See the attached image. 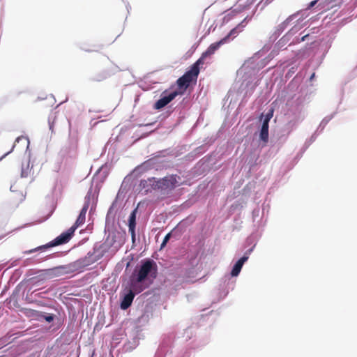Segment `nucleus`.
Masks as SVG:
<instances>
[{"instance_id": "obj_51", "label": "nucleus", "mask_w": 357, "mask_h": 357, "mask_svg": "<svg viewBox=\"0 0 357 357\" xmlns=\"http://www.w3.org/2000/svg\"><path fill=\"white\" fill-rule=\"evenodd\" d=\"M6 342H7V340L6 337L1 338L0 339V345H3V344H6Z\"/></svg>"}, {"instance_id": "obj_52", "label": "nucleus", "mask_w": 357, "mask_h": 357, "mask_svg": "<svg viewBox=\"0 0 357 357\" xmlns=\"http://www.w3.org/2000/svg\"><path fill=\"white\" fill-rule=\"evenodd\" d=\"M45 292H38L37 293L36 291H33V294L35 295V296H42L41 294H44Z\"/></svg>"}, {"instance_id": "obj_16", "label": "nucleus", "mask_w": 357, "mask_h": 357, "mask_svg": "<svg viewBox=\"0 0 357 357\" xmlns=\"http://www.w3.org/2000/svg\"><path fill=\"white\" fill-rule=\"evenodd\" d=\"M250 20L251 17H245L236 26L230 30V31L226 35L230 41L236 38L238 34L243 30L244 27H245L246 24Z\"/></svg>"}, {"instance_id": "obj_29", "label": "nucleus", "mask_w": 357, "mask_h": 357, "mask_svg": "<svg viewBox=\"0 0 357 357\" xmlns=\"http://www.w3.org/2000/svg\"><path fill=\"white\" fill-rule=\"evenodd\" d=\"M86 212L85 208L81 209L75 222L73 225L76 229L85 222Z\"/></svg>"}, {"instance_id": "obj_57", "label": "nucleus", "mask_w": 357, "mask_h": 357, "mask_svg": "<svg viewBox=\"0 0 357 357\" xmlns=\"http://www.w3.org/2000/svg\"><path fill=\"white\" fill-rule=\"evenodd\" d=\"M289 125H291V124L295 125V123H293V121H290L289 122Z\"/></svg>"}, {"instance_id": "obj_40", "label": "nucleus", "mask_w": 357, "mask_h": 357, "mask_svg": "<svg viewBox=\"0 0 357 357\" xmlns=\"http://www.w3.org/2000/svg\"><path fill=\"white\" fill-rule=\"evenodd\" d=\"M128 231L131 236L132 243L135 245L136 242V228L128 229Z\"/></svg>"}, {"instance_id": "obj_28", "label": "nucleus", "mask_w": 357, "mask_h": 357, "mask_svg": "<svg viewBox=\"0 0 357 357\" xmlns=\"http://www.w3.org/2000/svg\"><path fill=\"white\" fill-rule=\"evenodd\" d=\"M91 203H92V206L91 208V211L93 208V204H94L95 203V195H92L91 191H89L84 198V203L82 208H85L86 211H88Z\"/></svg>"}, {"instance_id": "obj_20", "label": "nucleus", "mask_w": 357, "mask_h": 357, "mask_svg": "<svg viewBox=\"0 0 357 357\" xmlns=\"http://www.w3.org/2000/svg\"><path fill=\"white\" fill-rule=\"evenodd\" d=\"M309 9L306 8L305 9L298 10V12L289 15V20H292L293 21L301 24L303 20L309 15Z\"/></svg>"}, {"instance_id": "obj_53", "label": "nucleus", "mask_w": 357, "mask_h": 357, "mask_svg": "<svg viewBox=\"0 0 357 357\" xmlns=\"http://www.w3.org/2000/svg\"><path fill=\"white\" fill-rule=\"evenodd\" d=\"M11 192H16L17 190L14 189V185H12L10 188Z\"/></svg>"}, {"instance_id": "obj_54", "label": "nucleus", "mask_w": 357, "mask_h": 357, "mask_svg": "<svg viewBox=\"0 0 357 357\" xmlns=\"http://www.w3.org/2000/svg\"><path fill=\"white\" fill-rule=\"evenodd\" d=\"M315 76V73H312L310 77V80H312Z\"/></svg>"}, {"instance_id": "obj_22", "label": "nucleus", "mask_w": 357, "mask_h": 357, "mask_svg": "<svg viewBox=\"0 0 357 357\" xmlns=\"http://www.w3.org/2000/svg\"><path fill=\"white\" fill-rule=\"evenodd\" d=\"M269 125L268 124H261L260 128H259V140L264 143H267L268 141L269 137Z\"/></svg>"}, {"instance_id": "obj_18", "label": "nucleus", "mask_w": 357, "mask_h": 357, "mask_svg": "<svg viewBox=\"0 0 357 357\" xmlns=\"http://www.w3.org/2000/svg\"><path fill=\"white\" fill-rule=\"evenodd\" d=\"M259 85L258 81L255 82H252V81H244L240 87L241 92L243 93L245 91L244 93V98L250 96L254 92L255 88L257 86Z\"/></svg>"}, {"instance_id": "obj_9", "label": "nucleus", "mask_w": 357, "mask_h": 357, "mask_svg": "<svg viewBox=\"0 0 357 357\" xmlns=\"http://www.w3.org/2000/svg\"><path fill=\"white\" fill-rule=\"evenodd\" d=\"M45 275L49 278L59 277L66 274H70L75 272V268L72 263L67 265H61L51 268L44 270Z\"/></svg>"}, {"instance_id": "obj_33", "label": "nucleus", "mask_w": 357, "mask_h": 357, "mask_svg": "<svg viewBox=\"0 0 357 357\" xmlns=\"http://www.w3.org/2000/svg\"><path fill=\"white\" fill-rule=\"evenodd\" d=\"M176 231H177V227H174L170 232H169L168 234H167L165 235V236L164 237L163 241L160 245V249H162L163 248L165 247V245H167V243H168V241H169L171 237L174 234L176 233Z\"/></svg>"}, {"instance_id": "obj_58", "label": "nucleus", "mask_w": 357, "mask_h": 357, "mask_svg": "<svg viewBox=\"0 0 357 357\" xmlns=\"http://www.w3.org/2000/svg\"><path fill=\"white\" fill-rule=\"evenodd\" d=\"M38 305H43V304H42V302H41V301H38Z\"/></svg>"}, {"instance_id": "obj_30", "label": "nucleus", "mask_w": 357, "mask_h": 357, "mask_svg": "<svg viewBox=\"0 0 357 357\" xmlns=\"http://www.w3.org/2000/svg\"><path fill=\"white\" fill-rule=\"evenodd\" d=\"M273 112L274 109L273 108H271L265 114H261L259 118L260 121H261V123L269 125V122L273 116Z\"/></svg>"}, {"instance_id": "obj_37", "label": "nucleus", "mask_w": 357, "mask_h": 357, "mask_svg": "<svg viewBox=\"0 0 357 357\" xmlns=\"http://www.w3.org/2000/svg\"><path fill=\"white\" fill-rule=\"evenodd\" d=\"M55 118L56 116L52 114L50 115L48 117L49 129L51 130L52 133L54 132V123Z\"/></svg>"}, {"instance_id": "obj_13", "label": "nucleus", "mask_w": 357, "mask_h": 357, "mask_svg": "<svg viewBox=\"0 0 357 357\" xmlns=\"http://www.w3.org/2000/svg\"><path fill=\"white\" fill-rule=\"evenodd\" d=\"M137 190H139V193L144 195H146L153 190H155V177L142 179Z\"/></svg>"}, {"instance_id": "obj_43", "label": "nucleus", "mask_w": 357, "mask_h": 357, "mask_svg": "<svg viewBox=\"0 0 357 357\" xmlns=\"http://www.w3.org/2000/svg\"><path fill=\"white\" fill-rule=\"evenodd\" d=\"M296 70V67H294V66L291 67L287 73L286 77H291L295 73Z\"/></svg>"}, {"instance_id": "obj_1", "label": "nucleus", "mask_w": 357, "mask_h": 357, "mask_svg": "<svg viewBox=\"0 0 357 357\" xmlns=\"http://www.w3.org/2000/svg\"><path fill=\"white\" fill-rule=\"evenodd\" d=\"M158 275V266L156 262L149 258L144 259L136 266L130 277L128 284L138 292L143 291L148 288Z\"/></svg>"}, {"instance_id": "obj_44", "label": "nucleus", "mask_w": 357, "mask_h": 357, "mask_svg": "<svg viewBox=\"0 0 357 357\" xmlns=\"http://www.w3.org/2000/svg\"><path fill=\"white\" fill-rule=\"evenodd\" d=\"M79 47L83 50V51H85V52H96L97 50H95V49H91V48H87V47H85L84 45H79Z\"/></svg>"}, {"instance_id": "obj_7", "label": "nucleus", "mask_w": 357, "mask_h": 357, "mask_svg": "<svg viewBox=\"0 0 357 357\" xmlns=\"http://www.w3.org/2000/svg\"><path fill=\"white\" fill-rule=\"evenodd\" d=\"M174 340L173 334H168L163 336L155 357H172V344Z\"/></svg>"}, {"instance_id": "obj_21", "label": "nucleus", "mask_w": 357, "mask_h": 357, "mask_svg": "<svg viewBox=\"0 0 357 357\" xmlns=\"http://www.w3.org/2000/svg\"><path fill=\"white\" fill-rule=\"evenodd\" d=\"M357 7V0H351V1L346 5L345 8L341 11L343 15H350L351 17L354 16L357 17V12H354L355 8Z\"/></svg>"}, {"instance_id": "obj_45", "label": "nucleus", "mask_w": 357, "mask_h": 357, "mask_svg": "<svg viewBox=\"0 0 357 357\" xmlns=\"http://www.w3.org/2000/svg\"><path fill=\"white\" fill-rule=\"evenodd\" d=\"M319 1L320 0H314V1H312L311 2H310L307 5V9H311L312 8H313L315 5H318L319 3Z\"/></svg>"}, {"instance_id": "obj_47", "label": "nucleus", "mask_w": 357, "mask_h": 357, "mask_svg": "<svg viewBox=\"0 0 357 357\" xmlns=\"http://www.w3.org/2000/svg\"><path fill=\"white\" fill-rule=\"evenodd\" d=\"M15 146V144H14V145L12 146V148H11L10 151H9L8 152L6 153L3 155H2V156L0 158V161H1L3 158H4L6 156H7L8 154H10V153L13 151V149H14Z\"/></svg>"}, {"instance_id": "obj_32", "label": "nucleus", "mask_w": 357, "mask_h": 357, "mask_svg": "<svg viewBox=\"0 0 357 357\" xmlns=\"http://www.w3.org/2000/svg\"><path fill=\"white\" fill-rule=\"evenodd\" d=\"M317 135L318 132L315 131V132H314L312 135V136L305 141L304 146L301 150V155L306 151V149L310 146V144L316 140Z\"/></svg>"}, {"instance_id": "obj_10", "label": "nucleus", "mask_w": 357, "mask_h": 357, "mask_svg": "<svg viewBox=\"0 0 357 357\" xmlns=\"http://www.w3.org/2000/svg\"><path fill=\"white\" fill-rule=\"evenodd\" d=\"M100 255H96V252H89L84 257H82L72 264L75 268V271H79L86 266H88L100 259Z\"/></svg>"}, {"instance_id": "obj_4", "label": "nucleus", "mask_w": 357, "mask_h": 357, "mask_svg": "<svg viewBox=\"0 0 357 357\" xmlns=\"http://www.w3.org/2000/svg\"><path fill=\"white\" fill-rule=\"evenodd\" d=\"M75 230L76 229L73 226H71L68 229L62 232L60 235H59L50 242L45 245H40L34 249L26 250L24 252V253L31 254L37 251L44 252L51 248L66 244L68 243L73 238Z\"/></svg>"}, {"instance_id": "obj_2", "label": "nucleus", "mask_w": 357, "mask_h": 357, "mask_svg": "<svg viewBox=\"0 0 357 357\" xmlns=\"http://www.w3.org/2000/svg\"><path fill=\"white\" fill-rule=\"evenodd\" d=\"M132 182V176L131 175H127L120 187V189L119 190V192L117 194V196L116 199L113 201L112 205L108 209L106 219H105V230L109 229L111 227L113 226L116 218V213L120 208V204L118 202V198L120 196L121 193L126 192L130 188V184Z\"/></svg>"}, {"instance_id": "obj_39", "label": "nucleus", "mask_w": 357, "mask_h": 357, "mask_svg": "<svg viewBox=\"0 0 357 357\" xmlns=\"http://www.w3.org/2000/svg\"><path fill=\"white\" fill-rule=\"evenodd\" d=\"M108 76V73H107L106 72H103L102 73L96 75L95 77L93 78V79L95 81L100 82L107 78Z\"/></svg>"}, {"instance_id": "obj_12", "label": "nucleus", "mask_w": 357, "mask_h": 357, "mask_svg": "<svg viewBox=\"0 0 357 357\" xmlns=\"http://www.w3.org/2000/svg\"><path fill=\"white\" fill-rule=\"evenodd\" d=\"M22 139H24L26 142V151H25V155H27L28 161H27L26 164H24V162H22V167H21L20 176H21V178H26L29 176V174L31 173V171L32 169V167H30V158H31V151L29 150L30 141H29V137H27L20 136L16 138L15 143L16 142L18 143Z\"/></svg>"}, {"instance_id": "obj_31", "label": "nucleus", "mask_w": 357, "mask_h": 357, "mask_svg": "<svg viewBox=\"0 0 357 357\" xmlns=\"http://www.w3.org/2000/svg\"><path fill=\"white\" fill-rule=\"evenodd\" d=\"M335 114L336 112H333L331 115H328L326 116L324 119H323L316 131L317 132H321L324 128L326 127V126L328 123V122L334 118Z\"/></svg>"}, {"instance_id": "obj_42", "label": "nucleus", "mask_w": 357, "mask_h": 357, "mask_svg": "<svg viewBox=\"0 0 357 357\" xmlns=\"http://www.w3.org/2000/svg\"><path fill=\"white\" fill-rule=\"evenodd\" d=\"M67 253V252H55V253H53L52 255H50L48 256H47V259H51V258H53V257H59L60 255H66Z\"/></svg>"}, {"instance_id": "obj_8", "label": "nucleus", "mask_w": 357, "mask_h": 357, "mask_svg": "<svg viewBox=\"0 0 357 357\" xmlns=\"http://www.w3.org/2000/svg\"><path fill=\"white\" fill-rule=\"evenodd\" d=\"M129 288L120 294V308L123 310H127L132 303L135 296L139 294L137 289H135L128 284Z\"/></svg>"}, {"instance_id": "obj_15", "label": "nucleus", "mask_w": 357, "mask_h": 357, "mask_svg": "<svg viewBox=\"0 0 357 357\" xmlns=\"http://www.w3.org/2000/svg\"><path fill=\"white\" fill-rule=\"evenodd\" d=\"M230 42L229 39L225 36L220 40L213 43L202 54L206 58L211 57L222 45Z\"/></svg>"}, {"instance_id": "obj_11", "label": "nucleus", "mask_w": 357, "mask_h": 357, "mask_svg": "<svg viewBox=\"0 0 357 357\" xmlns=\"http://www.w3.org/2000/svg\"><path fill=\"white\" fill-rule=\"evenodd\" d=\"M178 95L179 92L177 90L173 91H163L160 98L155 102L154 109H161L167 105L172 100H173Z\"/></svg>"}, {"instance_id": "obj_34", "label": "nucleus", "mask_w": 357, "mask_h": 357, "mask_svg": "<svg viewBox=\"0 0 357 357\" xmlns=\"http://www.w3.org/2000/svg\"><path fill=\"white\" fill-rule=\"evenodd\" d=\"M291 38H286V34L278 42L277 45L279 48H282L291 40Z\"/></svg>"}, {"instance_id": "obj_38", "label": "nucleus", "mask_w": 357, "mask_h": 357, "mask_svg": "<svg viewBox=\"0 0 357 357\" xmlns=\"http://www.w3.org/2000/svg\"><path fill=\"white\" fill-rule=\"evenodd\" d=\"M207 58L206 56H204V54H202L201 56L193 63V65L200 69V66L204 64V61Z\"/></svg>"}, {"instance_id": "obj_25", "label": "nucleus", "mask_w": 357, "mask_h": 357, "mask_svg": "<svg viewBox=\"0 0 357 357\" xmlns=\"http://www.w3.org/2000/svg\"><path fill=\"white\" fill-rule=\"evenodd\" d=\"M138 206L139 204L136 208H135L130 213L128 220V229H133L136 228V224H137V215L138 213Z\"/></svg>"}, {"instance_id": "obj_27", "label": "nucleus", "mask_w": 357, "mask_h": 357, "mask_svg": "<svg viewBox=\"0 0 357 357\" xmlns=\"http://www.w3.org/2000/svg\"><path fill=\"white\" fill-rule=\"evenodd\" d=\"M37 316L39 320H45L47 323H52L56 318L55 314L44 312H38Z\"/></svg>"}, {"instance_id": "obj_50", "label": "nucleus", "mask_w": 357, "mask_h": 357, "mask_svg": "<svg viewBox=\"0 0 357 357\" xmlns=\"http://www.w3.org/2000/svg\"><path fill=\"white\" fill-rule=\"evenodd\" d=\"M67 153V148L62 149L59 153L61 157H65Z\"/></svg>"}, {"instance_id": "obj_48", "label": "nucleus", "mask_w": 357, "mask_h": 357, "mask_svg": "<svg viewBox=\"0 0 357 357\" xmlns=\"http://www.w3.org/2000/svg\"><path fill=\"white\" fill-rule=\"evenodd\" d=\"M273 0H265L264 2L261 1L260 3H263V6H261V9H263L266 6L271 3Z\"/></svg>"}, {"instance_id": "obj_35", "label": "nucleus", "mask_w": 357, "mask_h": 357, "mask_svg": "<svg viewBox=\"0 0 357 357\" xmlns=\"http://www.w3.org/2000/svg\"><path fill=\"white\" fill-rule=\"evenodd\" d=\"M331 47V39H328L327 40H326V42L323 41V43L321 44V48L324 49L323 56L326 55V54L328 52V51Z\"/></svg>"}, {"instance_id": "obj_23", "label": "nucleus", "mask_w": 357, "mask_h": 357, "mask_svg": "<svg viewBox=\"0 0 357 357\" xmlns=\"http://www.w3.org/2000/svg\"><path fill=\"white\" fill-rule=\"evenodd\" d=\"M294 22L292 20H289V17L281 24H280L275 29L272 38L276 39L284 31L287 26L291 23Z\"/></svg>"}, {"instance_id": "obj_6", "label": "nucleus", "mask_w": 357, "mask_h": 357, "mask_svg": "<svg viewBox=\"0 0 357 357\" xmlns=\"http://www.w3.org/2000/svg\"><path fill=\"white\" fill-rule=\"evenodd\" d=\"M256 246V243H254V245L252 248H250L248 249L243 255L239 258L233 265L230 274L229 275H225L222 280H224V282H226L227 281H229L230 280V277H237L241 271V269L244 265V264L248 260L250 255L253 252Z\"/></svg>"}, {"instance_id": "obj_46", "label": "nucleus", "mask_w": 357, "mask_h": 357, "mask_svg": "<svg viewBox=\"0 0 357 357\" xmlns=\"http://www.w3.org/2000/svg\"><path fill=\"white\" fill-rule=\"evenodd\" d=\"M259 212H260V210L259 208H255L253 211H252V216H253V218L255 219L256 217L259 216Z\"/></svg>"}, {"instance_id": "obj_17", "label": "nucleus", "mask_w": 357, "mask_h": 357, "mask_svg": "<svg viewBox=\"0 0 357 357\" xmlns=\"http://www.w3.org/2000/svg\"><path fill=\"white\" fill-rule=\"evenodd\" d=\"M192 82H194L185 73L180 77L176 81L179 95L183 94Z\"/></svg>"}, {"instance_id": "obj_24", "label": "nucleus", "mask_w": 357, "mask_h": 357, "mask_svg": "<svg viewBox=\"0 0 357 357\" xmlns=\"http://www.w3.org/2000/svg\"><path fill=\"white\" fill-rule=\"evenodd\" d=\"M296 105H297V112H298V115L296 116V121L297 123H300L301 122L305 117V112L303 110V105H302L303 103V100L298 97L296 100Z\"/></svg>"}, {"instance_id": "obj_49", "label": "nucleus", "mask_w": 357, "mask_h": 357, "mask_svg": "<svg viewBox=\"0 0 357 357\" xmlns=\"http://www.w3.org/2000/svg\"><path fill=\"white\" fill-rule=\"evenodd\" d=\"M19 197H20V202H22L25 199V195H24L22 192H20L18 193Z\"/></svg>"}, {"instance_id": "obj_41", "label": "nucleus", "mask_w": 357, "mask_h": 357, "mask_svg": "<svg viewBox=\"0 0 357 357\" xmlns=\"http://www.w3.org/2000/svg\"><path fill=\"white\" fill-rule=\"evenodd\" d=\"M256 243L257 244V242L254 239L253 236H248L247 238H246V241H245V246H250V245H252L251 248L254 245V243Z\"/></svg>"}, {"instance_id": "obj_3", "label": "nucleus", "mask_w": 357, "mask_h": 357, "mask_svg": "<svg viewBox=\"0 0 357 357\" xmlns=\"http://www.w3.org/2000/svg\"><path fill=\"white\" fill-rule=\"evenodd\" d=\"M179 180L180 176L176 174L167 175L161 178H155V190L159 191L163 197L169 196L177 186L180 185Z\"/></svg>"}, {"instance_id": "obj_55", "label": "nucleus", "mask_w": 357, "mask_h": 357, "mask_svg": "<svg viewBox=\"0 0 357 357\" xmlns=\"http://www.w3.org/2000/svg\"><path fill=\"white\" fill-rule=\"evenodd\" d=\"M126 6L127 10L129 11V8H130V6L128 3Z\"/></svg>"}, {"instance_id": "obj_5", "label": "nucleus", "mask_w": 357, "mask_h": 357, "mask_svg": "<svg viewBox=\"0 0 357 357\" xmlns=\"http://www.w3.org/2000/svg\"><path fill=\"white\" fill-rule=\"evenodd\" d=\"M302 28V24L301 23L297 22L287 33L286 38H291V41L289 45H295L296 43H299L302 41H305L306 40H310L312 42L314 41V36L310 35L309 32L305 33V31H303L298 36H296V34L301 30Z\"/></svg>"}, {"instance_id": "obj_56", "label": "nucleus", "mask_w": 357, "mask_h": 357, "mask_svg": "<svg viewBox=\"0 0 357 357\" xmlns=\"http://www.w3.org/2000/svg\"><path fill=\"white\" fill-rule=\"evenodd\" d=\"M154 123H147V124H146L145 126H153Z\"/></svg>"}, {"instance_id": "obj_61", "label": "nucleus", "mask_w": 357, "mask_h": 357, "mask_svg": "<svg viewBox=\"0 0 357 357\" xmlns=\"http://www.w3.org/2000/svg\"><path fill=\"white\" fill-rule=\"evenodd\" d=\"M175 357H181V356H175Z\"/></svg>"}, {"instance_id": "obj_26", "label": "nucleus", "mask_w": 357, "mask_h": 357, "mask_svg": "<svg viewBox=\"0 0 357 357\" xmlns=\"http://www.w3.org/2000/svg\"><path fill=\"white\" fill-rule=\"evenodd\" d=\"M200 70L193 64L189 68V69L185 73L188 77H190L193 82H196Z\"/></svg>"}, {"instance_id": "obj_14", "label": "nucleus", "mask_w": 357, "mask_h": 357, "mask_svg": "<svg viewBox=\"0 0 357 357\" xmlns=\"http://www.w3.org/2000/svg\"><path fill=\"white\" fill-rule=\"evenodd\" d=\"M344 0H320L316 9L317 11H326L336 7H340Z\"/></svg>"}, {"instance_id": "obj_19", "label": "nucleus", "mask_w": 357, "mask_h": 357, "mask_svg": "<svg viewBox=\"0 0 357 357\" xmlns=\"http://www.w3.org/2000/svg\"><path fill=\"white\" fill-rule=\"evenodd\" d=\"M193 272L194 271L192 268H182L180 271V273L176 279V281L178 283L191 282L190 274L193 273Z\"/></svg>"}, {"instance_id": "obj_60", "label": "nucleus", "mask_w": 357, "mask_h": 357, "mask_svg": "<svg viewBox=\"0 0 357 357\" xmlns=\"http://www.w3.org/2000/svg\"><path fill=\"white\" fill-rule=\"evenodd\" d=\"M3 237V236H0V240H1Z\"/></svg>"}, {"instance_id": "obj_36", "label": "nucleus", "mask_w": 357, "mask_h": 357, "mask_svg": "<svg viewBox=\"0 0 357 357\" xmlns=\"http://www.w3.org/2000/svg\"><path fill=\"white\" fill-rule=\"evenodd\" d=\"M93 252H96V255H100V259L102 257L103 252L101 250V246L98 243H95L93 248Z\"/></svg>"}, {"instance_id": "obj_59", "label": "nucleus", "mask_w": 357, "mask_h": 357, "mask_svg": "<svg viewBox=\"0 0 357 357\" xmlns=\"http://www.w3.org/2000/svg\"><path fill=\"white\" fill-rule=\"evenodd\" d=\"M354 72H356L357 73V66L356 67V68L354 69Z\"/></svg>"}]
</instances>
